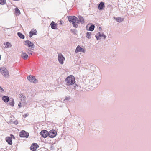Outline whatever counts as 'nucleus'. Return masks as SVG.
<instances>
[{"label":"nucleus","instance_id":"obj_1","mask_svg":"<svg viewBox=\"0 0 151 151\" xmlns=\"http://www.w3.org/2000/svg\"><path fill=\"white\" fill-rule=\"evenodd\" d=\"M65 81L66 83V85L68 86L73 85L76 82L74 77L72 75L67 77Z\"/></svg>","mask_w":151,"mask_h":151},{"label":"nucleus","instance_id":"obj_2","mask_svg":"<svg viewBox=\"0 0 151 151\" xmlns=\"http://www.w3.org/2000/svg\"><path fill=\"white\" fill-rule=\"evenodd\" d=\"M24 44L25 45L27 46L29 49L32 50H34L35 45L33 42L28 40H27L24 41Z\"/></svg>","mask_w":151,"mask_h":151},{"label":"nucleus","instance_id":"obj_3","mask_svg":"<svg viewBox=\"0 0 151 151\" xmlns=\"http://www.w3.org/2000/svg\"><path fill=\"white\" fill-rule=\"evenodd\" d=\"M0 71L2 75L5 77H8L9 76V73L7 70L5 68L0 69Z\"/></svg>","mask_w":151,"mask_h":151},{"label":"nucleus","instance_id":"obj_4","mask_svg":"<svg viewBox=\"0 0 151 151\" xmlns=\"http://www.w3.org/2000/svg\"><path fill=\"white\" fill-rule=\"evenodd\" d=\"M58 59L59 63L61 65L64 63L65 60V58L61 53H59L58 56Z\"/></svg>","mask_w":151,"mask_h":151},{"label":"nucleus","instance_id":"obj_5","mask_svg":"<svg viewBox=\"0 0 151 151\" xmlns=\"http://www.w3.org/2000/svg\"><path fill=\"white\" fill-rule=\"evenodd\" d=\"M29 134V133L24 130H22L19 133V136L21 137L28 138Z\"/></svg>","mask_w":151,"mask_h":151},{"label":"nucleus","instance_id":"obj_6","mask_svg":"<svg viewBox=\"0 0 151 151\" xmlns=\"http://www.w3.org/2000/svg\"><path fill=\"white\" fill-rule=\"evenodd\" d=\"M57 134V132L53 130H51L48 132V136L51 138H54L56 136Z\"/></svg>","mask_w":151,"mask_h":151},{"label":"nucleus","instance_id":"obj_7","mask_svg":"<svg viewBox=\"0 0 151 151\" xmlns=\"http://www.w3.org/2000/svg\"><path fill=\"white\" fill-rule=\"evenodd\" d=\"M10 136L11 137H6V140L9 144L12 145V138H14L15 137L12 134H11Z\"/></svg>","mask_w":151,"mask_h":151},{"label":"nucleus","instance_id":"obj_8","mask_svg":"<svg viewBox=\"0 0 151 151\" xmlns=\"http://www.w3.org/2000/svg\"><path fill=\"white\" fill-rule=\"evenodd\" d=\"M103 37L104 39H105L106 37V36L104 35L103 33L101 34L100 32H98L95 35V37L96 38V39L98 40H101V38L99 37Z\"/></svg>","mask_w":151,"mask_h":151},{"label":"nucleus","instance_id":"obj_9","mask_svg":"<svg viewBox=\"0 0 151 151\" xmlns=\"http://www.w3.org/2000/svg\"><path fill=\"white\" fill-rule=\"evenodd\" d=\"M85 49L81 47L79 45L78 46L76 47L75 52L76 53L79 52H82L85 53Z\"/></svg>","mask_w":151,"mask_h":151},{"label":"nucleus","instance_id":"obj_10","mask_svg":"<svg viewBox=\"0 0 151 151\" xmlns=\"http://www.w3.org/2000/svg\"><path fill=\"white\" fill-rule=\"evenodd\" d=\"M38 147L39 146L37 143H34L31 146L30 149L32 151H35Z\"/></svg>","mask_w":151,"mask_h":151},{"label":"nucleus","instance_id":"obj_11","mask_svg":"<svg viewBox=\"0 0 151 151\" xmlns=\"http://www.w3.org/2000/svg\"><path fill=\"white\" fill-rule=\"evenodd\" d=\"M27 78L30 82H32L35 83H36L35 81L37 80L35 76H32L31 75L28 76Z\"/></svg>","mask_w":151,"mask_h":151},{"label":"nucleus","instance_id":"obj_12","mask_svg":"<svg viewBox=\"0 0 151 151\" xmlns=\"http://www.w3.org/2000/svg\"><path fill=\"white\" fill-rule=\"evenodd\" d=\"M40 135L44 138H46L48 136V133L46 130H43L40 132Z\"/></svg>","mask_w":151,"mask_h":151},{"label":"nucleus","instance_id":"obj_13","mask_svg":"<svg viewBox=\"0 0 151 151\" xmlns=\"http://www.w3.org/2000/svg\"><path fill=\"white\" fill-rule=\"evenodd\" d=\"M68 18L69 22H72L73 23V22H75L76 20L75 19H77V17L75 16H68Z\"/></svg>","mask_w":151,"mask_h":151},{"label":"nucleus","instance_id":"obj_14","mask_svg":"<svg viewBox=\"0 0 151 151\" xmlns=\"http://www.w3.org/2000/svg\"><path fill=\"white\" fill-rule=\"evenodd\" d=\"M50 26L51 28L54 29H57V24L56 23H55L54 21H52L51 23L50 24Z\"/></svg>","mask_w":151,"mask_h":151},{"label":"nucleus","instance_id":"obj_15","mask_svg":"<svg viewBox=\"0 0 151 151\" xmlns=\"http://www.w3.org/2000/svg\"><path fill=\"white\" fill-rule=\"evenodd\" d=\"M20 98L21 101L23 103H26V97L23 94H21L20 96Z\"/></svg>","mask_w":151,"mask_h":151},{"label":"nucleus","instance_id":"obj_16","mask_svg":"<svg viewBox=\"0 0 151 151\" xmlns=\"http://www.w3.org/2000/svg\"><path fill=\"white\" fill-rule=\"evenodd\" d=\"M37 31L36 29H33L29 32V37H32L33 35H36L37 33Z\"/></svg>","mask_w":151,"mask_h":151},{"label":"nucleus","instance_id":"obj_17","mask_svg":"<svg viewBox=\"0 0 151 151\" xmlns=\"http://www.w3.org/2000/svg\"><path fill=\"white\" fill-rule=\"evenodd\" d=\"M104 6V3L103 2H101L99 4L98 6V8L99 10H102Z\"/></svg>","mask_w":151,"mask_h":151},{"label":"nucleus","instance_id":"obj_18","mask_svg":"<svg viewBox=\"0 0 151 151\" xmlns=\"http://www.w3.org/2000/svg\"><path fill=\"white\" fill-rule=\"evenodd\" d=\"M22 58L25 60H27L28 57V55L25 53L24 52L21 55Z\"/></svg>","mask_w":151,"mask_h":151},{"label":"nucleus","instance_id":"obj_19","mask_svg":"<svg viewBox=\"0 0 151 151\" xmlns=\"http://www.w3.org/2000/svg\"><path fill=\"white\" fill-rule=\"evenodd\" d=\"M2 100L5 102H8L9 100V98L8 96H4L2 97Z\"/></svg>","mask_w":151,"mask_h":151},{"label":"nucleus","instance_id":"obj_20","mask_svg":"<svg viewBox=\"0 0 151 151\" xmlns=\"http://www.w3.org/2000/svg\"><path fill=\"white\" fill-rule=\"evenodd\" d=\"M114 19H116L117 22H121L122 21H123L124 20V19L121 17H117L116 18L115 17H114Z\"/></svg>","mask_w":151,"mask_h":151},{"label":"nucleus","instance_id":"obj_21","mask_svg":"<svg viewBox=\"0 0 151 151\" xmlns=\"http://www.w3.org/2000/svg\"><path fill=\"white\" fill-rule=\"evenodd\" d=\"M80 22L82 23H83L84 22V18L81 16H78Z\"/></svg>","mask_w":151,"mask_h":151},{"label":"nucleus","instance_id":"obj_22","mask_svg":"<svg viewBox=\"0 0 151 151\" xmlns=\"http://www.w3.org/2000/svg\"><path fill=\"white\" fill-rule=\"evenodd\" d=\"M15 13H16V15H19L20 14V10L18 9L17 8H16L15 9Z\"/></svg>","mask_w":151,"mask_h":151},{"label":"nucleus","instance_id":"obj_23","mask_svg":"<svg viewBox=\"0 0 151 151\" xmlns=\"http://www.w3.org/2000/svg\"><path fill=\"white\" fill-rule=\"evenodd\" d=\"M18 36L21 38L24 39V36L22 33L20 32H18L17 33Z\"/></svg>","mask_w":151,"mask_h":151},{"label":"nucleus","instance_id":"obj_24","mask_svg":"<svg viewBox=\"0 0 151 151\" xmlns=\"http://www.w3.org/2000/svg\"><path fill=\"white\" fill-rule=\"evenodd\" d=\"M30 49H26V51L29 55H32V54L34 53V52L30 50Z\"/></svg>","mask_w":151,"mask_h":151},{"label":"nucleus","instance_id":"obj_25","mask_svg":"<svg viewBox=\"0 0 151 151\" xmlns=\"http://www.w3.org/2000/svg\"><path fill=\"white\" fill-rule=\"evenodd\" d=\"M92 35L91 33L90 32H87L86 34V37L88 39H90Z\"/></svg>","mask_w":151,"mask_h":151},{"label":"nucleus","instance_id":"obj_26","mask_svg":"<svg viewBox=\"0 0 151 151\" xmlns=\"http://www.w3.org/2000/svg\"><path fill=\"white\" fill-rule=\"evenodd\" d=\"M94 28L95 26L94 25H91L89 28V30L92 31L94 30Z\"/></svg>","mask_w":151,"mask_h":151},{"label":"nucleus","instance_id":"obj_27","mask_svg":"<svg viewBox=\"0 0 151 151\" xmlns=\"http://www.w3.org/2000/svg\"><path fill=\"white\" fill-rule=\"evenodd\" d=\"M12 46L11 45L10 43L7 42L6 43V46H5V48H8Z\"/></svg>","mask_w":151,"mask_h":151},{"label":"nucleus","instance_id":"obj_28","mask_svg":"<svg viewBox=\"0 0 151 151\" xmlns=\"http://www.w3.org/2000/svg\"><path fill=\"white\" fill-rule=\"evenodd\" d=\"M14 102L13 99L12 100V102H10L9 103V105L12 106H14Z\"/></svg>","mask_w":151,"mask_h":151},{"label":"nucleus","instance_id":"obj_29","mask_svg":"<svg viewBox=\"0 0 151 151\" xmlns=\"http://www.w3.org/2000/svg\"><path fill=\"white\" fill-rule=\"evenodd\" d=\"M73 26V27L75 28H77L78 27V25L76 24L75 22H73L72 23Z\"/></svg>","mask_w":151,"mask_h":151},{"label":"nucleus","instance_id":"obj_30","mask_svg":"<svg viewBox=\"0 0 151 151\" xmlns=\"http://www.w3.org/2000/svg\"><path fill=\"white\" fill-rule=\"evenodd\" d=\"M5 0H0V4L1 5H4L5 4Z\"/></svg>","mask_w":151,"mask_h":151},{"label":"nucleus","instance_id":"obj_31","mask_svg":"<svg viewBox=\"0 0 151 151\" xmlns=\"http://www.w3.org/2000/svg\"><path fill=\"white\" fill-rule=\"evenodd\" d=\"M75 22H76V23H79V22H80V20H79V19H78V18H77V19H75Z\"/></svg>","mask_w":151,"mask_h":151},{"label":"nucleus","instance_id":"obj_32","mask_svg":"<svg viewBox=\"0 0 151 151\" xmlns=\"http://www.w3.org/2000/svg\"><path fill=\"white\" fill-rule=\"evenodd\" d=\"M4 90L0 86V92H3Z\"/></svg>","mask_w":151,"mask_h":151},{"label":"nucleus","instance_id":"obj_33","mask_svg":"<svg viewBox=\"0 0 151 151\" xmlns=\"http://www.w3.org/2000/svg\"><path fill=\"white\" fill-rule=\"evenodd\" d=\"M18 106L19 107V108H21V103H19L18 104Z\"/></svg>","mask_w":151,"mask_h":151},{"label":"nucleus","instance_id":"obj_34","mask_svg":"<svg viewBox=\"0 0 151 151\" xmlns=\"http://www.w3.org/2000/svg\"><path fill=\"white\" fill-rule=\"evenodd\" d=\"M18 123L17 121H14V123L15 124L17 125L18 124Z\"/></svg>","mask_w":151,"mask_h":151},{"label":"nucleus","instance_id":"obj_35","mask_svg":"<svg viewBox=\"0 0 151 151\" xmlns=\"http://www.w3.org/2000/svg\"><path fill=\"white\" fill-rule=\"evenodd\" d=\"M69 99H70L69 97H66L65 98V99L66 100H68Z\"/></svg>","mask_w":151,"mask_h":151},{"label":"nucleus","instance_id":"obj_36","mask_svg":"<svg viewBox=\"0 0 151 151\" xmlns=\"http://www.w3.org/2000/svg\"><path fill=\"white\" fill-rule=\"evenodd\" d=\"M27 115H26V114H25V115H24V118H25L26 117H27Z\"/></svg>","mask_w":151,"mask_h":151},{"label":"nucleus","instance_id":"obj_37","mask_svg":"<svg viewBox=\"0 0 151 151\" xmlns=\"http://www.w3.org/2000/svg\"><path fill=\"white\" fill-rule=\"evenodd\" d=\"M62 24V22H61V21H60V24Z\"/></svg>","mask_w":151,"mask_h":151},{"label":"nucleus","instance_id":"obj_38","mask_svg":"<svg viewBox=\"0 0 151 151\" xmlns=\"http://www.w3.org/2000/svg\"><path fill=\"white\" fill-rule=\"evenodd\" d=\"M13 0L14 1H19L20 0Z\"/></svg>","mask_w":151,"mask_h":151},{"label":"nucleus","instance_id":"obj_39","mask_svg":"<svg viewBox=\"0 0 151 151\" xmlns=\"http://www.w3.org/2000/svg\"><path fill=\"white\" fill-rule=\"evenodd\" d=\"M99 30H100V29L101 30V27H99Z\"/></svg>","mask_w":151,"mask_h":151},{"label":"nucleus","instance_id":"obj_40","mask_svg":"<svg viewBox=\"0 0 151 151\" xmlns=\"http://www.w3.org/2000/svg\"><path fill=\"white\" fill-rule=\"evenodd\" d=\"M69 87H67L66 88V89H68V90H69Z\"/></svg>","mask_w":151,"mask_h":151}]
</instances>
